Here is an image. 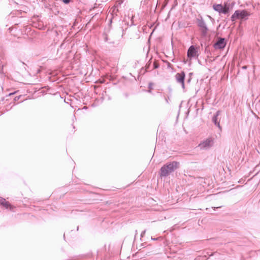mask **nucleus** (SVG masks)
<instances>
[{
    "label": "nucleus",
    "instance_id": "obj_15",
    "mask_svg": "<svg viewBox=\"0 0 260 260\" xmlns=\"http://www.w3.org/2000/svg\"><path fill=\"white\" fill-rule=\"evenodd\" d=\"M157 68L156 65H155V68Z\"/></svg>",
    "mask_w": 260,
    "mask_h": 260
},
{
    "label": "nucleus",
    "instance_id": "obj_9",
    "mask_svg": "<svg viewBox=\"0 0 260 260\" xmlns=\"http://www.w3.org/2000/svg\"><path fill=\"white\" fill-rule=\"evenodd\" d=\"M229 6H227L226 4H225L224 7L223 6L222 11L221 13H224V14H226L229 12Z\"/></svg>",
    "mask_w": 260,
    "mask_h": 260
},
{
    "label": "nucleus",
    "instance_id": "obj_2",
    "mask_svg": "<svg viewBox=\"0 0 260 260\" xmlns=\"http://www.w3.org/2000/svg\"><path fill=\"white\" fill-rule=\"evenodd\" d=\"M250 13L246 10H237L231 17L232 21H235L237 19H243L250 16Z\"/></svg>",
    "mask_w": 260,
    "mask_h": 260
},
{
    "label": "nucleus",
    "instance_id": "obj_10",
    "mask_svg": "<svg viewBox=\"0 0 260 260\" xmlns=\"http://www.w3.org/2000/svg\"><path fill=\"white\" fill-rule=\"evenodd\" d=\"M62 1L65 4H68L70 2V0H62Z\"/></svg>",
    "mask_w": 260,
    "mask_h": 260
},
{
    "label": "nucleus",
    "instance_id": "obj_7",
    "mask_svg": "<svg viewBox=\"0 0 260 260\" xmlns=\"http://www.w3.org/2000/svg\"><path fill=\"white\" fill-rule=\"evenodd\" d=\"M212 141V140H211L210 139H208L206 140L205 141H204L202 143H201V144H200L199 146L201 148H205L206 147H209L211 145V143Z\"/></svg>",
    "mask_w": 260,
    "mask_h": 260
},
{
    "label": "nucleus",
    "instance_id": "obj_3",
    "mask_svg": "<svg viewBox=\"0 0 260 260\" xmlns=\"http://www.w3.org/2000/svg\"><path fill=\"white\" fill-rule=\"evenodd\" d=\"M185 77V74L184 72H182L180 73H177L175 76V78H176L177 81L178 83H181L183 88H185V85H184Z\"/></svg>",
    "mask_w": 260,
    "mask_h": 260
},
{
    "label": "nucleus",
    "instance_id": "obj_6",
    "mask_svg": "<svg viewBox=\"0 0 260 260\" xmlns=\"http://www.w3.org/2000/svg\"><path fill=\"white\" fill-rule=\"evenodd\" d=\"M226 45L224 39H220L215 44L214 47L216 49H222Z\"/></svg>",
    "mask_w": 260,
    "mask_h": 260
},
{
    "label": "nucleus",
    "instance_id": "obj_14",
    "mask_svg": "<svg viewBox=\"0 0 260 260\" xmlns=\"http://www.w3.org/2000/svg\"><path fill=\"white\" fill-rule=\"evenodd\" d=\"M14 94V93H10V95H12V94Z\"/></svg>",
    "mask_w": 260,
    "mask_h": 260
},
{
    "label": "nucleus",
    "instance_id": "obj_4",
    "mask_svg": "<svg viewBox=\"0 0 260 260\" xmlns=\"http://www.w3.org/2000/svg\"><path fill=\"white\" fill-rule=\"evenodd\" d=\"M0 204L4 206L6 209H9L11 210H13L14 209V207L11 205L5 199L0 197Z\"/></svg>",
    "mask_w": 260,
    "mask_h": 260
},
{
    "label": "nucleus",
    "instance_id": "obj_13",
    "mask_svg": "<svg viewBox=\"0 0 260 260\" xmlns=\"http://www.w3.org/2000/svg\"><path fill=\"white\" fill-rule=\"evenodd\" d=\"M204 24H203L202 25H200V26H203V27H204Z\"/></svg>",
    "mask_w": 260,
    "mask_h": 260
},
{
    "label": "nucleus",
    "instance_id": "obj_8",
    "mask_svg": "<svg viewBox=\"0 0 260 260\" xmlns=\"http://www.w3.org/2000/svg\"><path fill=\"white\" fill-rule=\"evenodd\" d=\"M213 7L215 11L218 12L219 13H221L223 8V6L221 5H213Z\"/></svg>",
    "mask_w": 260,
    "mask_h": 260
},
{
    "label": "nucleus",
    "instance_id": "obj_1",
    "mask_svg": "<svg viewBox=\"0 0 260 260\" xmlns=\"http://www.w3.org/2000/svg\"><path fill=\"white\" fill-rule=\"evenodd\" d=\"M179 167V163L175 161L166 164L164 165L160 170V176L166 177L168 176L171 173L178 168Z\"/></svg>",
    "mask_w": 260,
    "mask_h": 260
},
{
    "label": "nucleus",
    "instance_id": "obj_11",
    "mask_svg": "<svg viewBox=\"0 0 260 260\" xmlns=\"http://www.w3.org/2000/svg\"><path fill=\"white\" fill-rule=\"evenodd\" d=\"M213 120L215 122V123H216V121H217V118L215 117L213 118Z\"/></svg>",
    "mask_w": 260,
    "mask_h": 260
},
{
    "label": "nucleus",
    "instance_id": "obj_5",
    "mask_svg": "<svg viewBox=\"0 0 260 260\" xmlns=\"http://www.w3.org/2000/svg\"><path fill=\"white\" fill-rule=\"evenodd\" d=\"M197 55V51L193 46H191L187 51V57L190 59Z\"/></svg>",
    "mask_w": 260,
    "mask_h": 260
},
{
    "label": "nucleus",
    "instance_id": "obj_12",
    "mask_svg": "<svg viewBox=\"0 0 260 260\" xmlns=\"http://www.w3.org/2000/svg\"><path fill=\"white\" fill-rule=\"evenodd\" d=\"M242 68H243V69H246V68H247V67H246V66H243V67H242Z\"/></svg>",
    "mask_w": 260,
    "mask_h": 260
}]
</instances>
